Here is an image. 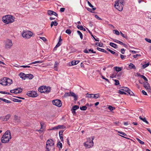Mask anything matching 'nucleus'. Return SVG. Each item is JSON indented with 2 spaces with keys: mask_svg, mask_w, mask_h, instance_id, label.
Listing matches in <instances>:
<instances>
[{
  "mask_svg": "<svg viewBox=\"0 0 151 151\" xmlns=\"http://www.w3.org/2000/svg\"><path fill=\"white\" fill-rule=\"evenodd\" d=\"M15 17L12 16L7 15L3 16L2 19V21L6 24L11 23L14 21Z\"/></svg>",
  "mask_w": 151,
  "mask_h": 151,
  "instance_id": "f257e3e1",
  "label": "nucleus"
},
{
  "mask_svg": "<svg viewBox=\"0 0 151 151\" xmlns=\"http://www.w3.org/2000/svg\"><path fill=\"white\" fill-rule=\"evenodd\" d=\"M125 4L124 0H118L115 1L114 6L119 11H122Z\"/></svg>",
  "mask_w": 151,
  "mask_h": 151,
  "instance_id": "f03ea898",
  "label": "nucleus"
},
{
  "mask_svg": "<svg viewBox=\"0 0 151 151\" xmlns=\"http://www.w3.org/2000/svg\"><path fill=\"white\" fill-rule=\"evenodd\" d=\"M46 148V151H50L51 149H54V142L52 139H50L47 140Z\"/></svg>",
  "mask_w": 151,
  "mask_h": 151,
  "instance_id": "7ed1b4c3",
  "label": "nucleus"
},
{
  "mask_svg": "<svg viewBox=\"0 0 151 151\" xmlns=\"http://www.w3.org/2000/svg\"><path fill=\"white\" fill-rule=\"evenodd\" d=\"M93 144V143L92 141H91V139L90 138L87 139V141L84 143V145L87 148H90L92 147Z\"/></svg>",
  "mask_w": 151,
  "mask_h": 151,
  "instance_id": "20e7f679",
  "label": "nucleus"
},
{
  "mask_svg": "<svg viewBox=\"0 0 151 151\" xmlns=\"http://www.w3.org/2000/svg\"><path fill=\"white\" fill-rule=\"evenodd\" d=\"M33 35V33L30 31L23 32L22 34V36L26 39L29 38Z\"/></svg>",
  "mask_w": 151,
  "mask_h": 151,
  "instance_id": "39448f33",
  "label": "nucleus"
},
{
  "mask_svg": "<svg viewBox=\"0 0 151 151\" xmlns=\"http://www.w3.org/2000/svg\"><path fill=\"white\" fill-rule=\"evenodd\" d=\"M72 96L74 98V100L76 101L78 98L77 96L75 93H74L73 92H70L69 93H65L64 94V96L65 97H66L68 96Z\"/></svg>",
  "mask_w": 151,
  "mask_h": 151,
  "instance_id": "423d86ee",
  "label": "nucleus"
},
{
  "mask_svg": "<svg viewBox=\"0 0 151 151\" xmlns=\"http://www.w3.org/2000/svg\"><path fill=\"white\" fill-rule=\"evenodd\" d=\"M2 138L6 139H9V140L11 138L10 132L9 131L7 130L6 131L5 133L2 136Z\"/></svg>",
  "mask_w": 151,
  "mask_h": 151,
  "instance_id": "0eeeda50",
  "label": "nucleus"
},
{
  "mask_svg": "<svg viewBox=\"0 0 151 151\" xmlns=\"http://www.w3.org/2000/svg\"><path fill=\"white\" fill-rule=\"evenodd\" d=\"M13 44L12 40H7L6 41L5 47L6 49H10L12 46Z\"/></svg>",
  "mask_w": 151,
  "mask_h": 151,
  "instance_id": "6e6552de",
  "label": "nucleus"
},
{
  "mask_svg": "<svg viewBox=\"0 0 151 151\" xmlns=\"http://www.w3.org/2000/svg\"><path fill=\"white\" fill-rule=\"evenodd\" d=\"M53 105L59 107H60L62 105L61 101L59 99H55L52 101Z\"/></svg>",
  "mask_w": 151,
  "mask_h": 151,
  "instance_id": "1a4fd4ad",
  "label": "nucleus"
},
{
  "mask_svg": "<svg viewBox=\"0 0 151 151\" xmlns=\"http://www.w3.org/2000/svg\"><path fill=\"white\" fill-rule=\"evenodd\" d=\"M27 94L29 96L35 97L38 96V94L35 91H29Z\"/></svg>",
  "mask_w": 151,
  "mask_h": 151,
  "instance_id": "9d476101",
  "label": "nucleus"
},
{
  "mask_svg": "<svg viewBox=\"0 0 151 151\" xmlns=\"http://www.w3.org/2000/svg\"><path fill=\"white\" fill-rule=\"evenodd\" d=\"M66 127L64 125H58L57 126L53 127L52 129L55 130L59 129H64Z\"/></svg>",
  "mask_w": 151,
  "mask_h": 151,
  "instance_id": "9b49d317",
  "label": "nucleus"
},
{
  "mask_svg": "<svg viewBox=\"0 0 151 151\" xmlns=\"http://www.w3.org/2000/svg\"><path fill=\"white\" fill-rule=\"evenodd\" d=\"M47 14L48 15L50 16H51L53 15L56 17L58 16V14L55 12L51 10H47Z\"/></svg>",
  "mask_w": 151,
  "mask_h": 151,
  "instance_id": "f8f14e48",
  "label": "nucleus"
},
{
  "mask_svg": "<svg viewBox=\"0 0 151 151\" xmlns=\"http://www.w3.org/2000/svg\"><path fill=\"white\" fill-rule=\"evenodd\" d=\"M6 78L4 77L3 79L0 80V84L2 85L3 86L7 85L6 81Z\"/></svg>",
  "mask_w": 151,
  "mask_h": 151,
  "instance_id": "ddd939ff",
  "label": "nucleus"
},
{
  "mask_svg": "<svg viewBox=\"0 0 151 151\" xmlns=\"http://www.w3.org/2000/svg\"><path fill=\"white\" fill-rule=\"evenodd\" d=\"M46 86H42L38 88V91L41 93H44L42 92V91H45Z\"/></svg>",
  "mask_w": 151,
  "mask_h": 151,
  "instance_id": "4468645a",
  "label": "nucleus"
},
{
  "mask_svg": "<svg viewBox=\"0 0 151 151\" xmlns=\"http://www.w3.org/2000/svg\"><path fill=\"white\" fill-rule=\"evenodd\" d=\"M143 85L144 87L146 88H150V86L147 81H145L143 83Z\"/></svg>",
  "mask_w": 151,
  "mask_h": 151,
  "instance_id": "2eb2a0df",
  "label": "nucleus"
},
{
  "mask_svg": "<svg viewBox=\"0 0 151 151\" xmlns=\"http://www.w3.org/2000/svg\"><path fill=\"white\" fill-rule=\"evenodd\" d=\"M50 91V88L49 86L46 87V88L45 91H42V92H44V93H48Z\"/></svg>",
  "mask_w": 151,
  "mask_h": 151,
  "instance_id": "dca6fc26",
  "label": "nucleus"
},
{
  "mask_svg": "<svg viewBox=\"0 0 151 151\" xmlns=\"http://www.w3.org/2000/svg\"><path fill=\"white\" fill-rule=\"evenodd\" d=\"M19 76L22 79L25 80L26 78V75L23 73H20L19 74Z\"/></svg>",
  "mask_w": 151,
  "mask_h": 151,
  "instance_id": "f3484780",
  "label": "nucleus"
},
{
  "mask_svg": "<svg viewBox=\"0 0 151 151\" xmlns=\"http://www.w3.org/2000/svg\"><path fill=\"white\" fill-rule=\"evenodd\" d=\"M113 41L116 43L119 44L121 45H124V46H126V45L124 43H123L122 42L119 41L118 40H114Z\"/></svg>",
  "mask_w": 151,
  "mask_h": 151,
  "instance_id": "a211bd4d",
  "label": "nucleus"
},
{
  "mask_svg": "<svg viewBox=\"0 0 151 151\" xmlns=\"http://www.w3.org/2000/svg\"><path fill=\"white\" fill-rule=\"evenodd\" d=\"M88 30L89 32L90 33V34H91V36L93 37V38L96 41H99V39L98 38H96L93 36V35L91 32L87 28H86Z\"/></svg>",
  "mask_w": 151,
  "mask_h": 151,
  "instance_id": "6ab92c4d",
  "label": "nucleus"
},
{
  "mask_svg": "<svg viewBox=\"0 0 151 151\" xmlns=\"http://www.w3.org/2000/svg\"><path fill=\"white\" fill-rule=\"evenodd\" d=\"M14 120L17 122H20V118L16 115L14 116Z\"/></svg>",
  "mask_w": 151,
  "mask_h": 151,
  "instance_id": "aec40b11",
  "label": "nucleus"
},
{
  "mask_svg": "<svg viewBox=\"0 0 151 151\" xmlns=\"http://www.w3.org/2000/svg\"><path fill=\"white\" fill-rule=\"evenodd\" d=\"M6 81L7 83V85H10L12 83V80L9 78H6Z\"/></svg>",
  "mask_w": 151,
  "mask_h": 151,
  "instance_id": "412c9836",
  "label": "nucleus"
},
{
  "mask_svg": "<svg viewBox=\"0 0 151 151\" xmlns=\"http://www.w3.org/2000/svg\"><path fill=\"white\" fill-rule=\"evenodd\" d=\"M114 68L116 71L119 72L122 70V68L115 66L114 67Z\"/></svg>",
  "mask_w": 151,
  "mask_h": 151,
  "instance_id": "4be33fe9",
  "label": "nucleus"
},
{
  "mask_svg": "<svg viewBox=\"0 0 151 151\" xmlns=\"http://www.w3.org/2000/svg\"><path fill=\"white\" fill-rule=\"evenodd\" d=\"M10 116L11 115L10 114H7L4 117V119H3V120L5 121H7Z\"/></svg>",
  "mask_w": 151,
  "mask_h": 151,
  "instance_id": "5701e85b",
  "label": "nucleus"
},
{
  "mask_svg": "<svg viewBox=\"0 0 151 151\" xmlns=\"http://www.w3.org/2000/svg\"><path fill=\"white\" fill-rule=\"evenodd\" d=\"M34 77V76L33 75L31 74H29L26 75V78H28L29 79H32Z\"/></svg>",
  "mask_w": 151,
  "mask_h": 151,
  "instance_id": "b1692460",
  "label": "nucleus"
},
{
  "mask_svg": "<svg viewBox=\"0 0 151 151\" xmlns=\"http://www.w3.org/2000/svg\"><path fill=\"white\" fill-rule=\"evenodd\" d=\"M58 24V23L56 21H52L51 22L50 26L52 27L53 25L57 26Z\"/></svg>",
  "mask_w": 151,
  "mask_h": 151,
  "instance_id": "393cba45",
  "label": "nucleus"
},
{
  "mask_svg": "<svg viewBox=\"0 0 151 151\" xmlns=\"http://www.w3.org/2000/svg\"><path fill=\"white\" fill-rule=\"evenodd\" d=\"M139 119L142 120L143 122H145L147 124H148L149 122H148L146 120V119L145 117L144 118H143L141 116H139Z\"/></svg>",
  "mask_w": 151,
  "mask_h": 151,
  "instance_id": "a878e982",
  "label": "nucleus"
},
{
  "mask_svg": "<svg viewBox=\"0 0 151 151\" xmlns=\"http://www.w3.org/2000/svg\"><path fill=\"white\" fill-rule=\"evenodd\" d=\"M109 45L110 46L115 48H117V45L114 43L110 42L109 44Z\"/></svg>",
  "mask_w": 151,
  "mask_h": 151,
  "instance_id": "bb28decb",
  "label": "nucleus"
},
{
  "mask_svg": "<svg viewBox=\"0 0 151 151\" xmlns=\"http://www.w3.org/2000/svg\"><path fill=\"white\" fill-rule=\"evenodd\" d=\"M3 139V138H2V137H1V142L2 143H7V142H9V139Z\"/></svg>",
  "mask_w": 151,
  "mask_h": 151,
  "instance_id": "cd10ccee",
  "label": "nucleus"
},
{
  "mask_svg": "<svg viewBox=\"0 0 151 151\" xmlns=\"http://www.w3.org/2000/svg\"><path fill=\"white\" fill-rule=\"evenodd\" d=\"M79 62V61L78 60L76 61H73L71 62V65H74L77 64Z\"/></svg>",
  "mask_w": 151,
  "mask_h": 151,
  "instance_id": "c85d7f7f",
  "label": "nucleus"
},
{
  "mask_svg": "<svg viewBox=\"0 0 151 151\" xmlns=\"http://www.w3.org/2000/svg\"><path fill=\"white\" fill-rule=\"evenodd\" d=\"M129 68L131 69H136V68L135 66L134 65V64L132 63H130V64L129 65Z\"/></svg>",
  "mask_w": 151,
  "mask_h": 151,
  "instance_id": "c756f323",
  "label": "nucleus"
},
{
  "mask_svg": "<svg viewBox=\"0 0 151 151\" xmlns=\"http://www.w3.org/2000/svg\"><path fill=\"white\" fill-rule=\"evenodd\" d=\"M77 28L79 29L83 30L84 31H85L86 30L84 28L82 25H78L77 26Z\"/></svg>",
  "mask_w": 151,
  "mask_h": 151,
  "instance_id": "7c9ffc66",
  "label": "nucleus"
},
{
  "mask_svg": "<svg viewBox=\"0 0 151 151\" xmlns=\"http://www.w3.org/2000/svg\"><path fill=\"white\" fill-rule=\"evenodd\" d=\"M0 99L1 100L3 101L4 102L8 103H11V101H9V100H7L6 99H3L1 98H0Z\"/></svg>",
  "mask_w": 151,
  "mask_h": 151,
  "instance_id": "2f4dec72",
  "label": "nucleus"
},
{
  "mask_svg": "<svg viewBox=\"0 0 151 151\" xmlns=\"http://www.w3.org/2000/svg\"><path fill=\"white\" fill-rule=\"evenodd\" d=\"M15 89H17V91H16L17 93H15V94L20 93L22 91V89L20 88H17Z\"/></svg>",
  "mask_w": 151,
  "mask_h": 151,
  "instance_id": "473e14b6",
  "label": "nucleus"
},
{
  "mask_svg": "<svg viewBox=\"0 0 151 151\" xmlns=\"http://www.w3.org/2000/svg\"><path fill=\"white\" fill-rule=\"evenodd\" d=\"M58 64L59 63L57 62L56 61L55 62V63L54 65V68L55 69V70L56 71H57L58 70L57 67Z\"/></svg>",
  "mask_w": 151,
  "mask_h": 151,
  "instance_id": "72a5a7b5",
  "label": "nucleus"
},
{
  "mask_svg": "<svg viewBox=\"0 0 151 151\" xmlns=\"http://www.w3.org/2000/svg\"><path fill=\"white\" fill-rule=\"evenodd\" d=\"M42 61H36L35 62H32L30 64H29V65H32V64H35L36 63H42L43 62Z\"/></svg>",
  "mask_w": 151,
  "mask_h": 151,
  "instance_id": "f704fd0d",
  "label": "nucleus"
},
{
  "mask_svg": "<svg viewBox=\"0 0 151 151\" xmlns=\"http://www.w3.org/2000/svg\"><path fill=\"white\" fill-rule=\"evenodd\" d=\"M121 90L127 92H128V91H129V89L128 88L126 87H124L123 88V89H121Z\"/></svg>",
  "mask_w": 151,
  "mask_h": 151,
  "instance_id": "c9c22d12",
  "label": "nucleus"
},
{
  "mask_svg": "<svg viewBox=\"0 0 151 151\" xmlns=\"http://www.w3.org/2000/svg\"><path fill=\"white\" fill-rule=\"evenodd\" d=\"M120 34L124 38L126 39H128V37L126 35H125L124 34H123L122 32H120Z\"/></svg>",
  "mask_w": 151,
  "mask_h": 151,
  "instance_id": "e433bc0d",
  "label": "nucleus"
},
{
  "mask_svg": "<svg viewBox=\"0 0 151 151\" xmlns=\"http://www.w3.org/2000/svg\"><path fill=\"white\" fill-rule=\"evenodd\" d=\"M12 101L15 102H20L22 101V100H19L13 98L12 99Z\"/></svg>",
  "mask_w": 151,
  "mask_h": 151,
  "instance_id": "4c0bfd02",
  "label": "nucleus"
},
{
  "mask_svg": "<svg viewBox=\"0 0 151 151\" xmlns=\"http://www.w3.org/2000/svg\"><path fill=\"white\" fill-rule=\"evenodd\" d=\"M77 32L78 33V34L80 35L81 38V39H82L83 36L82 34L81 33V32L80 31H79V30H78L77 31Z\"/></svg>",
  "mask_w": 151,
  "mask_h": 151,
  "instance_id": "58836bf2",
  "label": "nucleus"
},
{
  "mask_svg": "<svg viewBox=\"0 0 151 151\" xmlns=\"http://www.w3.org/2000/svg\"><path fill=\"white\" fill-rule=\"evenodd\" d=\"M87 107L86 106H83L82 107H80V109L81 110L85 111L86 110Z\"/></svg>",
  "mask_w": 151,
  "mask_h": 151,
  "instance_id": "ea45409f",
  "label": "nucleus"
},
{
  "mask_svg": "<svg viewBox=\"0 0 151 151\" xmlns=\"http://www.w3.org/2000/svg\"><path fill=\"white\" fill-rule=\"evenodd\" d=\"M79 108V106L77 105H74L73 106V108L72 109V110H76Z\"/></svg>",
  "mask_w": 151,
  "mask_h": 151,
  "instance_id": "a19ab883",
  "label": "nucleus"
},
{
  "mask_svg": "<svg viewBox=\"0 0 151 151\" xmlns=\"http://www.w3.org/2000/svg\"><path fill=\"white\" fill-rule=\"evenodd\" d=\"M108 109L111 111H112L115 109V108L112 106H109L108 107Z\"/></svg>",
  "mask_w": 151,
  "mask_h": 151,
  "instance_id": "79ce46f5",
  "label": "nucleus"
},
{
  "mask_svg": "<svg viewBox=\"0 0 151 151\" xmlns=\"http://www.w3.org/2000/svg\"><path fill=\"white\" fill-rule=\"evenodd\" d=\"M95 44L97 46L103 47V44L102 43H99L96 42Z\"/></svg>",
  "mask_w": 151,
  "mask_h": 151,
  "instance_id": "37998d69",
  "label": "nucleus"
},
{
  "mask_svg": "<svg viewBox=\"0 0 151 151\" xmlns=\"http://www.w3.org/2000/svg\"><path fill=\"white\" fill-rule=\"evenodd\" d=\"M93 98L95 99H97L99 97V93L93 94Z\"/></svg>",
  "mask_w": 151,
  "mask_h": 151,
  "instance_id": "c03bdc74",
  "label": "nucleus"
},
{
  "mask_svg": "<svg viewBox=\"0 0 151 151\" xmlns=\"http://www.w3.org/2000/svg\"><path fill=\"white\" fill-rule=\"evenodd\" d=\"M57 146L59 147H60V148H61L62 147V143H61L60 141H59L57 143Z\"/></svg>",
  "mask_w": 151,
  "mask_h": 151,
  "instance_id": "a18cd8bd",
  "label": "nucleus"
},
{
  "mask_svg": "<svg viewBox=\"0 0 151 151\" xmlns=\"http://www.w3.org/2000/svg\"><path fill=\"white\" fill-rule=\"evenodd\" d=\"M91 49H88V50L87 49H86L83 51V52L86 53H88V51L91 52Z\"/></svg>",
  "mask_w": 151,
  "mask_h": 151,
  "instance_id": "49530a36",
  "label": "nucleus"
},
{
  "mask_svg": "<svg viewBox=\"0 0 151 151\" xmlns=\"http://www.w3.org/2000/svg\"><path fill=\"white\" fill-rule=\"evenodd\" d=\"M150 64V63H148L147 64H144L142 65V67L143 68H145L146 67H147Z\"/></svg>",
  "mask_w": 151,
  "mask_h": 151,
  "instance_id": "de8ad7c7",
  "label": "nucleus"
},
{
  "mask_svg": "<svg viewBox=\"0 0 151 151\" xmlns=\"http://www.w3.org/2000/svg\"><path fill=\"white\" fill-rule=\"evenodd\" d=\"M137 140L142 145L144 144V143L142 141L138 138H136Z\"/></svg>",
  "mask_w": 151,
  "mask_h": 151,
  "instance_id": "09e8293b",
  "label": "nucleus"
},
{
  "mask_svg": "<svg viewBox=\"0 0 151 151\" xmlns=\"http://www.w3.org/2000/svg\"><path fill=\"white\" fill-rule=\"evenodd\" d=\"M17 89H14L13 90H12L10 91V92L12 93H14L15 94V93H17L16 91H17Z\"/></svg>",
  "mask_w": 151,
  "mask_h": 151,
  "instance_id": "8fccbe9b",
  "label": "nucleus"
},
{
  "mask_svg": "<svg viewBox=\"0 0 151 151\" xmlns=\"http://www.w3.org/2000/svg\"><path fill=\"white\" fill-rule=\"evenodd\" d=\"M115 83V85H117L119 84V81L117 80H114Z\"/></svg>",
  "mask_w": 151,
  "mask_h": 151,
  "instance_id": "3c124183",
  "label": "nucleus"
},
{
  "mask_svg": "<svg viewBox=\"0 0 151 151\" xmlns=\"http://www.w3.org/2000/svg\"><path fill=\"white\" fill-rule=\"evenodd\" d=\"M101 77L102 78V79L106 80L108 83H110L109 81V80L108 79L105 78V77L102 75H101Z\"/></svg>",
  "mask_w": 151,
  "mask_h": 151,
  "instance_id": "603ef678",
  "label": "nucleus"
},
{
  "mask_svg": "<svg viewBox=\"0 0 151 151\" xmlns=\"http://www.w3.org/2000/svg\"><path fill=\"white\" fill-rule=\"evenodd\" d=\"M118 93L121 94H126V93L121 90H119Z\"/></svg>",
  "mask_w": 151,
  "mask_h": 151,
  "instance_id": "864d4df0",
  "label": "nucleus"
},
{
  "mask_svg": "<svg viewBox=\"0 0 151 151\" xmlns=\"http://www.w3.org/2000/svg\"><path fill=\"white\" fill-rule=\"evenodd\" d=\"M61 42H58L57 44L56 45L55 47L54 48V49H55V48H57L59 47L61 45Z\"/></svg>",
  "mask_w": 151,
  "mask_h": 151,
  "instance_id": "5fc2aeb1",
  "label": "nucleus"
},
{
  "mask_svg": "<svg viewBox=\"0 0 151 151\" xmlns=\"http://www.w3.org/2000/svg\"><path fill=\"white\" fill-rule=\"evenodd\" d=\"M97 49L100 51H101L102 52H104V50L103 49L101 48L100 47H98L97 48Z\"/></svg>",
  "mask_w": 151,
  "mask_h": 151,
  "instance_id": "6e6d98bb",
  "label": "nucleus"
},
{
  "mask_svg": "<svg viewBox=\"0 0 151 151\" xmlns=\"http://www.w3.org/2000/svg\"><path fill=\"white\" fill-rule=\"evenodd\" d=\"M65 32L66 33H67L68 34H70L71 33V30L70 29H67L66 30Z\"/></svg>",
  "mask_w": 151,
  "mask_h": 151,
  "instance_id": "4d7b16f0",
  "label": "nucleus"
},
{
  "mask_svg": "<svg viewBox=\"0 0 151 151\" xmlns=\"http://www.w3.org/2000/svg\"><path fill=\"white\" fill-rule=\"evenodd\" d=\"M129 91H128V92H127V93H128V94H129V95H131V96H133V95H134V93H133V92H132V91H130V89H129Z\"/></svg>",
  "mask_w": 151,
  "mask_h": 151,
  "instance_id": "13d9d810",
  "label": "nucleus"
},
{
  "mask_svg": "<svg viewBox=\"0 0 151 151\" xmlns=\"http://www.w3.org/2000/svg\"><path fill=\"white\" fill-rule=\"evenodd\" d=\"M113 31L115 32V34L117 35H119V32L117 30H114Z\"/></svg>",
  "mask_w": 151,
  "mask_h": 151,
  "instance_id": "bf43d9fd",
  "label": "nucleus"
},
{
  "mask_svg": "<svg viewBox=\"0 0 151 151\" xmlns=\"http://www.w3.org/2000/svg\"><path fill=\"white\" fill-rule=\"evenodd\" d=\"M145 40L147 42L151 43V40L147 38H145Z\"/></svg>",
  "mask_w": 151,
  "mask_h": 151,
  "instance_id": "052dcab7",
  "label": "nucleus"
},
{
  "mask_svg": "<svg viewBox=\"0 0 151 151\" xmlns=\"http://www.w3.org/2000/svg\"><path fill=\"white\" fill-rule=\"evenodd\" d=\"M142 76V77H141V78H142L145 81H148L147 79V78L145 76H144L143 75V76Z\"/></svg>",
  "mask_w": 151,
  "mask_h": 151,
  "instance_id": "680f3d73",
  "label": "nucleus"
},
{
  "mask_svg": "<svg viewBox=\"0 0 151 151\" xmlns=\"http://www.w3.org/2000/svg\"><path fill=\"white\" fill-rule=\"evenodd\" d=\"M87 3L89 6L91 8H93V6L91 4V3L89 2V1H87Z\"/></svg>",
  "mask_w": 151,
  "mask_h": 151,
  "instance_id": "e2e57ef3",
  "label": "nucleus"
},
{
  "mask_svg": "<svg viewBox=\"0 0 151 151\" xmlns=\"http://www.w3.org/2000/svg\"><path fill=\"white\" fill-rule=\"evenodd\" d=\"M40 38L45 42L47 41V39L44 37H40Z\"/></svg>",
  "mask_w": 151,
  "mask_h": 151,
  "instance_id": "0e129e2a",
  "label": "nucleus"
},
{
  "mask_svg": "<svg viewBox=\"0 0 151 151\" xmlns=\"http://www.w3.org/2000/svg\"><path fill=\"white\" fill-rule=\"evenodd\" d=\"M95 17L97 19H99V20H102V19L100 18L98 16V15H95Z\"/></svg>",
  "mask_w": 151,
  "mask_h": 151,
  "instance_id": "69168bd1",
  "label": "nucleus"
},
{
  "mask_svg": "<svg viewBox=\"0 0 151 151\" xmlns=\"http://www.w3.org/2000/svg\"><path fill=\"white\" fill-rule=\"evenodd\" d=\"M93 94H89V95L87 96V97L88 98H93Z\"/></svg>",
  "mask_w": 151,
  "mask_h": 151,
  "instance_id": "338daca9",
  "label": "nucleus"
},
{
  "mask_svg": "<svg viewBox=\"0 0 151 151\" xmlns=\"http://www.w3.org/2000/svg\"><path fill=\"white\" fill-rule=\"evenodd\" d=\"M118 133H120L124 136H126L127 135V134L123 132H120V131H118Z\"/></svg>",
  "mask_w": 151,
  "mask_h": 151,
  "instance_id": "774afa93",
  "label": "nucleus"
}]
</instances>
